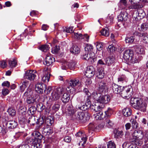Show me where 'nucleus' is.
Listing matches in <instances>:
<instances>
[{
	"label": "nucleus",
	"mask_w": 148,
	"mask_h": 148,
	"mask_svg": "<svg viewBox=\"0 0 148 148\" xmlns=\"http://www.w3.org/2000/svg\"><path fill=\"white\" fill-rule=\"evenodd\" d=\"M131 104L132 106L136 109H138L143 112L146 111L147 103L145 101H142L140 98H132Z\"/></svg>",
	"instance_id": "f257e3e1"
},
{
	"label": "nucleus",
	"mask_w": 148,
	"mask_h": 148,
	"mask_svg": "<svg viewBox=\"0 0 148 148\" xmlns=\"http://www.w3.org/2000/svg\"><path fill=\"white\" fill-rule=\"evenodd\" d=\"M143 137V132L141 130H135L130 138V141L136 145H140L142 144V139Z\"/></svg>",
	"instance_id": "f03ea898"
},
{
	"label": "nucleus",
	"mask_w": 148,
	"mask_h": 148,
	"mask_svg": "<svg viewBox=\"0 0 148 148\" xmlns=\"http://www.w3.org/2000/svg\"><path fill=\"white\" fill-rule=\"evenodd\" d=\"M76 107L77 109L83 111L86 110L90 108L92 111L95 112L99 111L101 109L100 106H97L96 104L91 105L90 101H88L87 103L84 104L79 103L76 105Z\"/></svg>",
	"instance_id": "7ed1b4c3"
},
{
	"label": "nucleus",
	"mask_w": 148,
	"mask_h": 148,
	"mask_svg": "<svg viewBox=\"0 0 148 148\" xmlns=\"http://www.w3.org/2000/svg\"><path fill=\"white\" fill-rule=\"evenodd\" d=\"M90 114L88 113L85 114L83 112H77L73 115V117L81 123L86 122L89 120Z\"/></svg>",
	"instance_id": "20e7f679"
},
{
	"label": "nucleus",
	"mask_w": 148,
	"mask_h": 148,
	"mask_svg": "<svg viewBox=\"0 0 148 148\" xmlns=\"http://www.w3.org/2000/svg\"><path fill=\"white\" fill-rule=\"evenodd\" d=\"M81 85V83L77 79H71L69 82V86L66 88V90L69 92L73 93L74 90V87L79 86Z\"/></svg>",
	"instance_id": "39448f33"
},
{
	"label": "nucleus",
	"mask_w": 148,
	"mask_h": 148,
	"mask_svg": "<svg viewBox=\"0 0 148 148\" xmlns=\"http://www.w3.org/2000/svg\"><path fill=\"white\" fill-rule=\"evenodd\" d=\"M81 58L84 60H86L92 63H93L96 61L95 53L93 52L87 53L85 52L81 56Z\"/></svg>",
	"instance_id": "423d86ee"
},
{
	"label": "nucleus",
	"mask_w": 148,
	"mask_h": 148,
	"mask_svg": "<svg viewBox=\"0 0 148 148\" xmlns=\"http://www.w3.org/2000/svg\"><path fill=\"white\" fill-rule=\"evenodd\" d=\"M133 89L131 86L130 88H127L123 89L122 91L121 92V96L123 98L128 99L131 97L133 95Z\"/></svg>",
	"instance_id": "0eeeda50"
},
{
	"label": "nucleus",
	"mask_w": 148,
	"mask_h": 148,
	"mask_svg": "<svg viewBox=\"0 0 148 148\" xmlns=\"http://www.w3.org/2000/svg\"><path fill=\"white\" fill-rule=\"evenodd\" d=\"M26 143H28L31 145V148H41L42 145L38 142V141L36 139H34L32 138H29L26 139Z\"/></svg>",
	"instance_id": "6e6552de"
},
{
	"label": "nucleus",
	"mask_w": 148,
	"mask_h": 148,
	"mask_svg": "<svg viewBox=\"0 0 148 148\" xmlns=\"http://www.w3.org/2000/svg\"><path fill=\"white\" fill-rule=\"evenodd\" d=\"M17 123L14 120L9 121L4 123L3 125H5L7 128L10 131H12L17 126Z\"/></svg>",
	"instance_id": "1a4fd4ad"
},
{
	"label": "nucleus",
	"mask_w": 148,
	"mask_h": 148,
	"mask_svg": "<svg viewBox=\"0 0 148 148\" xmlns=\"http://www.w3.org/2000/svg\"><path fill=\"white\" fill-rule=\"evenodd\" d=\"M33 70H28L24 75V78L30 80H33L36 75L33 73Z\"/></svg>",
	"instance_id": "9d476101"
},
{
	"label": "nucleus",
	"mask_w": 148,
	"mask_h": 148,
	"mask_svg": "<svg viewBox=\"0 0 148 148\" xmlns=\"http://www.w3.org/2000/svg\"><path fill=\"white\" fill-rule=\"evenodd\" d=\"M128 18V14L125 10L122 11L118 16V21L125 22Z\"/></svg>",
	"instance_id": "9b49d317"
},
{
	"label": "nucleus",
	"mask_w": 148,
	"mask_h": 148,
	"mask_svg": "<svg viewBox=\"0 0 148 148\" xmlns=\"http://www.w3.org/2000/svg\"><path fill=\"white\" fill-rule=\"evenodd\" d=\"M133 56V51L131 49H128L125 51L123 55V58L126 62H127L131 57Z\"/></svg>",
	"instance_id": "f8f14e48"
},
{
	"label": "nucleus",
	"mask_w": 148,
	"mask_h": 148,
	"mask_svg": "<svg viewBox=\"0 0 148 148\" xmlns=\"http://www.w3.org/2000/svg\"><path fill=\"white\" fill-rule=\"evenodd\" d=\"M98 91L101 93H105L107 88L106 83L101 81L98 83Z\"/></svg>",
	"instance_id": "ddd939ff"
},
{
	"label": "nucleus",
	"mask_w": 148,
	"mask_h": 148,
	"mask_svg": "<svg viewBox=\"0 0 148 148\" xmlns=\"http://www.w3.org/2000/svg\"><path fill=\"white\" fill-rule=\"evenodd\" d=\"M110 99V97L108 95H101L97 102L100 103L106 104L108 103Z\"/></svg>",
	"instance_id": "4468645a"
},
{
	"label": "nucleus",
	"mask_w": 148,
	"mask_h": 148,
	"mask_svg": "<svg viewBox=\"0 0 148 148\" xmlns=\"http://www.w3.org/2000/svg\"><path fill=\"white\" fill-rule=\"evenodd\" d=\"M95 71V69L93 66H89L86 70V75L88 78H90L94 75Z\"/></svg>",
	"instance_id": "2eb2a0df"
},
{
	"label": "nucleus",
	"mask_w": 148,
	"mask_h": 148,
	"mask_svg": "<svg viewBox=\"0 0 148 148\" xmlns=\"http://www.w3.org/2000/svg\"><path fill=\"white\" fill-rule=\"evenodd\" d=\"M45 87V85L43 84L37 83L36 84L35 91L38 93L42 94L43 93V90Z\"/></svg>",
	"instance_id": "dca6fc26"
},
{
	"label": "nucleus",
	"mask_w": 148,
	"mask_h": 148,
	"mask_svg": "<svg viewBox=\"0 0 148 148\" xmlns=\"http://www.w3.org/2000/svg\"><path fill=\"white\" fill-rule=\"evenodd\" d=\"M112 88L114 93L116 94H120L123 90V87L115 83H113L112 85Z\"/></svg>",
	"instance_id": "f3484780"
},
{
	"label": "nucleus",
	"mask_w": 148,
	"mask_h": 148,
	"mask_svg": "<svg viewBox=\"0 0 148 148\" xmlns=\"http://www.w3.org/2000/svg\"><path fill=\"white\" fill-rule=\"evenodd\" d=\"M42 118L43 122H45V126L46 125V126H50L54 122L53 118L50 116H48L47 118H45V117L42 116Z\"/></svg>",
	"instance_id": "a211bd4d"
},
{
	"label": "nucleus",
	"mask_w": 148,
	"mask_h": 148,
	"mask_svg": "<svg viewBox=\"0 0 148 148\" xmlns=\"http://www.w3.org/2000/svg\"><path fill=\"white\" fill-rule=\"evenodd\" d=\"M39 97V95L36 93H33L32 96L28 97L27 98V102L28 104H32L36 101V99Z\"/></svg>",
	"instance_id": "6ab92c4d"
},
{
	"label": "nucleus",
	"mask_w": 148,
	"mask_h": 148,
	"mask_svg": "<svg viewBox=\"0 0 148 148\" xmlns=\"http://www.w3.org/2000/svg\"><path fill=\"white\" fill-rule=\"evenodd\" d=\"M53 61V59L52 57L49 54H47L46 56L45 61L44 62V64L47 66L51 65Z\"/></svg>",
	"instance_id": "aec40b11"
},
{
	"label": "nucleus",
	"mask_w": 148,
	"mask_h": 148,
	"mask_svg": "<svg viewBox=\"0 0 148 148\" xmlns=\"http://www.w3.org/2000/svg\"><path fill=\"white\" fill-rule=\"evenodd\" d=\"M42 132L45 135H49L52 133L53 131L50 126H45L42 128Z\"/></svg>",
	"instance_id": "412c9836"
},
{
	"label": "nucleus",
	"mask_w": 148,
	"mask_h": 148,
	"mask_svg": "<svg viewBox=\"0 0 148 148\" xmlns=\"http://www.w3.org/2000/svg\"><path fill=\"white\" fill-rule=\"evenodd\" d=\"M32 135L34 139H36L38 141L39 140L40 141L43 138V137L40 133L37 131H35L33 132L32 134Z\"/></svg>",
	"instance_id": "4be33fe9"
},
{
	"label": "nucleus",
	"mask_w": 148,
	"mask_h": 148,
	"mask_svg": "<svg viewBox=\"0 0 148 148\" xmlns=\"http://www.w3.org/2000/svg\"><path fill=\"white\" fill-rule=\"evenodd\" d=\"M127 81L128 79L125 75H122L119 76L118 78V82L120 84L125 83Z\"/></svg>",
	"instance_id": "5701e85b"
},
{
	"label": "nucleus",
	"mask_w": 148,
	"mask_h": 148,
	"mask_svg": "<svg viewBox=\"0 0 148 148\" xmlns=\"http://www.w3.org/2000/svg\"><path fill=\"white\" fill-rule=\"evenodd\" d=\"M70 52L74 54H77L80 52L79 48L76 45H73L70 48Z\"/></svg>",
	"instance_id": "b1692460"
},
{
	"label": "nucleus",
	"mask_w": 148,
	"mask_h": 148,
	"mask_svg": "<svg viewBox=\"0 0 148 148\" xmlns=\"http://www.w3.org/2000/svg\"><path fill=\"white\" fill-rule=\"evenodd\" d=\"M106 65L110 66L114 62V58L112 57H108L104 59Z\"/></svg>",
	"instance_id": "393cba45"
},
{
	"label": "nucleus",
	"mask_w": 148,
	"mask_h": 148,
	"mask_svg": "<svg viewBox=\"0 0 148 148\" xmlns=\"http://www.w3.org/2000/svg\"><path fill=\"white\" fill-rule=\"evenodd\" d=\"M97 68V76L98 78L99 79L103 78L104 76V73L103 70V68Z\"/></svg>",
	"instance_id": "a878e982"
},
{
	"label": "nucleus",
	"mask_w": 148,
	"mask_h": 148,
	"mask_svg": "<svg viewBox=\"0 0 148 148\" xmlns=\"http://www.w3.org/2000/svg\"><path fill=\"white\" fill-rule=\"evenodd\" d=\"M132 112L131 109L129 108H124L122 111V113L123 115L125 117H128L130 116Z\"/></svg>",
	"instance_id": "bb28decb"
},
{
	"label": "nucleus",
	"mask_w": 148,
	"mask_h": 148,
	"mask_svg": "<svg viewBox=\"0 0 148 148\" xmlns=\"http://www.w3.org/2000/svg\"><path fill=\"white\" fill-rule=\"evenodd\" d=\"M51 99L53 101H56L59 98L60 95L57 92V90L55 89L51 93Z\"/></svg>",
	"instance_id": "cd10ccee"
},
{
	"label": "nucleus",
	"mask_w": 148,
	"mask_h": 148,
	"mask_svg": "<svg viewBox=\"0 0 148 148\" xmlns=\"http://www.w3.org/2000/svg\"><path fill=\"white\" fill-rule=\"evenodd\" d=\"M70 99V95L67 93H65L62 96V100L64 103H67L68 102Z\"/></svg>",
	"instance_id": "c85d7f7f"
},
{
	"label": "nucleus",
	"mask_w": 148,
	"mask_h": 148,
	"mask_svg": "<svg viewBox=\"0 0 148 148\" xmlns=\"http://www.w3.org/2000/svg\"><path fill=\"white\" fill-rule=\"evenodd\" d=\"M102 93L99 92L98 90L97 91L93 92L92 94V96L93 98L97 101Z\"/></svg>",
	"instance_id": "c756f323"
},
{
	"label": "nucleus",
	"mask_w": 148,
	"mask_h": 148,
	"mask_svg": "<svg viewBox=\"0 0 148 148\" xmlns=\"http://www.w3.org/2000/svg\"><path fill=\"white\" fill-rule=\"evenodd\" d=\"M67 110L68 113L70 115H71L73 116V115L75 114L76 112V110L73 109V106L71 104L68 105Z\"/></svg>",
	"instance_id": "7c9ffc66"
},
{
	"label": "nucleus",
	"mask_w": 148,
	"mask_h": 148,
	"mask_svg": "<svg viewBox=\"0 0 148 148\" xmlns=\"http://www.w3.org/2000/svg\"><path fill=\"white\" fill-rule=\"evenodd\" d=\"M105 117V115L103 114V112L101 111L97 113L96 116H95V118L97 120H101Z\"/></svg>",
	"instance_id": "2f4dec72"
},
{
	"label": "nucleus",
	"mask_w": 148,
	"mask_h": 148,
	"mask_svg": "<svg viewBox=\"0 0 148 148\" xmlns=\"http://www.w3.org/2000/svg\"><path fill=\"white\" fill-rule=\"evenodd\" d=\"M29 84V82L28 81H24L21 84V85L20 86V90L21 92H23L24 91L25 89L27 86Z\"/></svg>",
	"instance_id": "473e14b6"
},
{
	"label": "nucleus",
	"mask_w": 148,
	"mask_h": 148,
	"mask_svg": "<svg viewBox=\"0 0 148 148\" xmlns=\"http://www.w3.org/2000/svg\"><path fill=\"white\" fill-rule=\"evenodd\" d=\"M45 75L42 78V80L44 82H47L49 81L50 74L47 71H45Z\"/></svg>",
	"instance_id": "72a5a7b5"
},
{
	"label": "nucleus",
	"mask_w": 148,
	"mask_h": 148,
	"mask_svg": "<svg viewBox=\"0 0 148 148\" xmlns=\"http://www.w3.org/2000/svg\"><path fill=\"white\" fill-rule=\"evenodd\" d=\"M136 48V53L140 54H144L145 53L144 49L141 46H136L135 47Z\"/></svg>",
	"instance_id": "f704fd0d"
},
{
	"label": "nucleus",
	"mask_w": 148,
	"mask_h": 148,
	"mask_svg": "<svg viewBox=\"0 0 148 148\" xmlns=\"http://www.w3.org/2000/svg\"><path fill=\"white\" fill-rule=\"evenodd\" d=\"M138 17L140 18V19L143 18L145 16V12L144 10L141 9H139L138 10Z\"/></svg>",
	"instance_id": "c9c22d12"
},
{
	"label": "nucleus",
	"mask_w": 148,
	"mask_h": 148,
	"mask_svg": "<svg viewBox=\"0 0 148 148\" xmlns=\"http://www.w3.org/2000/svg\"><path fill=\"white\" fill-rule=\"evenodd\" d=\"M8 65L11 68L15 67L17 65V62L15 60L13 59L9 60Z\"/></svg>",
	"instance_id": "e433bc0d"
},
{
	"label": "nucleus",
	"mask_w": 148,
	"mask_h": 148,
	"mask_svg": "<svg viewBox=\"0 0 148 148\" xmlns=\"http://www.w3.org/2000/svg\"><path fill=\"white\" fill-rule=\"evenodd\" d=\"M101 34L103 36H108L109 34V32L108 28L106 27L100 31Z\"/></svg>",
	"instance_id": "4c0bfd02"
},
{
	"label": "nucleus",
	"mask_w": 148,
	"mask_h": 148,
	"mask_svg": "<svg viewBox=\"0 0 148 148\" xmlns=\"http://www.w3.org/2000/svg\"><path fill=\"white\" fill-rule=\"evenodd\" d=\"M93 49L92 46L90 44H87L85 47V51L87 53H90L92 52Z\"/></svg>",
	"instance_id": "58836bf2"
},
{
	"label": "nucleus",
	"mask_w": 148,
	"mask_h": 148,
	"mask_svg": "<svg viewBox=\"0 0 148 148\" xmlns=\"http://www.w3.org/2000/svg\"><path fill=\"white\" fill-rule=\"evenodd\" d=\"M115 134V138H117L118 137H121L123 135V131H120L117 130H115L114 131Z\"/></svg>",
	"instance_id": "ea45409f"
},
{
	"label": "nucleus",
	"mask_w": 148,
	"mask_h": 148,
	"mask_svg": "<svg viewBox=\"0 0 148 148\" xmlns=\"http://www.w3.org/2000/svg\"><path fill=\"white\" fill-rule=\"evenodd\" d=\"M33 93H36V92L35 91H32L30 89H28L24 93V95L25 96H27L29 97L32 96V95H33Z\"/></svg>",
	"instance_id": "a19ab883"
},
{
	"label": "nucleus",
	"mask_w": 148,
	"mask_h": 148,
	"mask_svg": "<svg viewBox=\"0 0 148 148\" xmlns=\"http://www.w3.org/2000/svg\"><path fill=\"white\" fill-rule=\"evenodd\" d=\"M36 108L34 106H31L29 108L28 110V112L29 114H34L36 111Z\"/></svg>",
	"instance_id": "79ce46f5"
},
{
	"label": "nucleus",
	"mask_w": 148,
	"mask_h": 148,
	"mask_svg": "<svg viewBox=\"0 0 148 148\" xmlns=\"http://www.w3.org/2000/svg\"><path fill=\"white\" fill-rule=\"evenodd\" d=\"M7 112L9 115L11 116H14L16 114V111L15 110L12 108H8Z\"/></svg>",
	"instance_id": "37998d69"
},
{
	"label": "nucleus",
	"mask_w": 148,
	"mask_h": 148,
	"mask_svg": "<svg viewBox=\"0 0 148 148\" xmlns=\"http://www.w3.org/2000/svg\"><path fill=\"white\" fill-rule=\"evenodd\" d=\"M49 49V46L46 45H42L39 47L40 50L44 52H46Z\"/></svg>",
	"instance_id": "c03bdc74"
},
{
	"label": "nucleus",
	"mask_w": 148,
	"mask_h": 148,
	"mask_svg": "<svg viewBox=\"0 0 148 148\" xmlns=\"http://www.w3.org/2000/svg\"><path fill=\"white\" fill-rule=\"evenodd\" d=\"M135 39V38L133 36L130 37H126L125 39V40L126 43H133Z\"/></svg>",
	"instance_id": "a18cd8bd"
},
{
	"label": "nucleus",
	"mask_w": 148,
	"mask_h": 148,
	"mask_svg": "<svg viewBox=\"0 0 148 148\" xmlns=\"http://www.w3.org/2000/svg\"><path fill=\"white\" fill-rule=\"evenodd\" d=\"M72 36L75 38L77 39H83V35L80 33H75L73 32L72 33Z\"/></svg>",
	"instance_id": "49530a36"
},
{
	"label": "nucleus",
	"mask_w": 148,
	"mask_h": 148,
	"mask_svg": "<svg viewBox=\"0 0 148 148\" xmlns=\"http://www.w3.org/2000/svg\"><path fill=\"white\" fill-rule=\"evenodd\" d=\"M36 121L34 117H30L28 121V123L31 125H34L36 123Z\"/></svg>",
	"instance_id": "de8ad7c7"
},
{
	"label": "nucleus",
	"mask_w": 148,
	"mask_h": 148,
	"mask_svg": "<svg viewBox=\"0 0 148 148\" xmlns=\"http://www.w3.org/2000/svg\"><path fill=\"white\" fill-rule=\"evenodd\" d=\"M29 145V144L26 143L25 140L22 144L19 145L18 148H30Z\"/></svg>",
	"instance_id": "09e8293b"
},
{
	"label": "nucleus",
	"mask_w": 148,
	"mask_h": 148,
	"mask_svg": "<svg viewBox=\"0 0 148 148\" xmlns=\"http://www.w3.org/2000/svg\"><path fill=\"white\" fill-rule=\"evenodd\" d=\"M148 29V23H143L141 26V31H145Z\"/></svg>",
	"instance_id": "8fccbe9b"
},
{
	"label": "nucleus",
	"mask_w": 148,
	"mask_h": 148,
	"mask_svg": "<svg viewBox=\"0 0 148 148\" xmlns=\"http://www.w3.org/2000/svg\"><path fill=\"white\" fill-rule=\"evenodd\" d=\"M95 127V126L93 123H90L88 125L89 132L90 133V131H94Z\"/></svg>",
	"instance_id": "3c124183"
},
{
	"label": "nucleus",
	"mask_w": 148,
	"mask_h": 148,
	"mask_svg": "<svg viewBox=\"0 0 148 148\" xmlns=\"http://www.w3.org/2000/svg\"><path fill=\"white\" fill-rule=\"evenodd\" d=\"M145 34L143 32H140L137 31H135L133 33V36H138L139 37H142Z\"/></svg>",
	"instance_id": "603ef678"
},
{
	"label": "nucleus",
	"mask_w": 148,
	"mask_h": 148,
	"mask_svg": "<svg viewBox=\"0 0 148 148\" xmlns=\"http://www.w3.org/2000/svg\"><path fill=\"white\" fill-rule=\"evenodd\" d=\"M106 123L108 128H111L113 125V123L109 119H107L106 121Z\"/></svg>",
	"instance_id": "864d4df0"
},
{
	"label": "nucleus",
	"mask_w": 148,
	"mask_h": 148,
	"mask_svg": "<svg viewBox=\"0 0 148 148\" xmlns=\"http://www.w3.org/2000/svg\"><path fill=\"white\" fill-rule=\"evenodd\" d=\"M60 50V47L59 46L56 45L55 47L52 49L51 52L52 53L54 54H56Z\"/></svg>",
	"instance_id": "5fc2aeb1"
},
{
	"label": "nucleus",
	"mask_w": 148,
	"mask_h": 148,
	"mask_svg": "<svg viewBox=\"0 0 148 148\" xmlns=\"http://www.w3.org/2000/svg\"><path fill=\"white\" fill-rule=\"evenodd\" d=\"M60 107V105L58 103L54 104L52 107V109L55 112H56L58 110Z\"/></svg>",
	"instance_id": "6e6d98bb"
},
{
	"label": "nucleus",
	"mask_w": 148,
	"mask_h": 148,
	"mask_svg": "<svg viewBox=\"0 0 148 148\" xmlns=\"http://www.w3.org/2000/svg\"><path fill=\"white\" fill-rule=\"evenodd\" d=\"M73 27H70L67 28H66V29H63V32H65L67 33H73Z\"/></svg>",
	"instance_id": "4d7b16f0"
},
{
	"label": "nucleus",
	"mask_w": 148,
	"mask_h": 148,
	"mask_svg": "<svg viewBox=\"0 0 148 148\" xmlns=\"http://www.w3.org/2000/svg\"><path fill=\"white\" fill-rule=\"evenodd\" d=\"M138 60L137 59H136L135 57H134V56H132V57L130 58V60L127 62H128L132 64H134L135 63H136L137 62Z\"/></svg>",
	"instance_id": "13d9d810"
},
{
	"label": "nucleus",
	"mask_w": 148,
	"mask_h": 148,
	"mask_svg": "<svg viewBox=\"0 0 148 148\" xmlns=\"http://www.w3.org/2000/svg\"><path fill=\"white\" fill-rule=\"evenodd\" d=\"M107 145L108 148H116L115 144L112 141L109 142Z\"/></svg>",
	"instance_id": "bf43d9fd"
},
{
	"label": "nucleus",
	"mask_w": 148,
	"mask_h": 148,
	"mask_svg": "<svg viewBox=\"0 0 148 148\" xmlns=\"http://www.w3.org/2000/svg\"><path fill=\"white\" fill-rule=\"evenodd\" d=\"M145 34L144 35L142 36L143 37V42L145 43H148V37L147 34L146 32H144Z\"/></svg>",
	"instance_id": "052dcab7"
},
{
	"label": "nucleus",
	"mask_w": 148,
	"mask_h": 148,
	"mask_svg": "<svg viewBox=\"0 0 148 148\" xmlns=\"http://www.w3.org/2000/svg\"><path fill=\"white\" fill-rule=\"evenodd\" d=\"M113 21V17L112 16H109L106 19V23H112Z\"/></svg>",
	"instance_id": "680f3d73"
},
{
	"label": "nucleus",
	"mask_w": 148,
	"mask_h": 148,
	"mask_svg": "<svg viewBox=\"0 0 148 148\" xmlns=\"http://www.w3.org/2000/svg\"><path fill=\"white\" fill-rule=\"evenodd\" d=\"M6 62L4 60L0 61V66L3 69L6 67L7 66Z\"/></svg>",
	"instance_id": "e2e57ef3"
},
{
	"label": "nucleus",
	"mask_w": 148,
	"mask_h": 148,
	"mask_svg": "<svg viewBox=\"0 0 148 148\" xmlns=\"http://www.w3.org/2000/svg\"><path fill=\"white\" fill-rule=\"evenodd\" d=\"M103 46V43H97L96 45L97 49L99 51L101 50L102 49Z\"/></svg>",
	"instance_id": "0e129e2a"
},
{
	"label": "nucleus",
	"mask_w": 148,
	"mask_h": 148,
	"mask_svg": "<svg viewBox=\"0 0 148 148\" xmlns=\"http://www.w3.org/2000/svg\"><path fill=\"white\" fill-rule=\"evenodd\" d=\"M132 128L134 129H137L138 127V124L136 121L133 120L132 122Z\"/></svg>",
	"instance_id": "69168bd1"
},
{
	"label": "nucleus",
	"mask_w": 148,
	"mask_h": 148,
	"mask_svg": "<svg viewBox=\"0 0 148 148\" xmlns=\"http://www.w3.org/2000/svg\"><path fill=\"white\" fill-rule=\"evenodd\" d=\"M115 50V48L113 45L109 46L108 48V50L110 52H113V51H114Z\"/></svg>",
	"instance_id": "338daca9"
},
{
	"label": "nucleus",
	"mask_w": 148,
	"mask_h": 148,
	"mask_svg": "<svg viewBox=\"0 0 148 148\" xmlns=\"http://www.w3.org/2000/svg\"><path fill=\"white\" fill-rule=\"evenodd\" d=\"M52 89V88L51 86H49L47 88H46V89L44 90L45 92L47 94H48L50 93Z\"/></svg>",
	"instance_id": "774afa93"
}]
</instances>
